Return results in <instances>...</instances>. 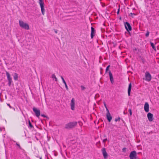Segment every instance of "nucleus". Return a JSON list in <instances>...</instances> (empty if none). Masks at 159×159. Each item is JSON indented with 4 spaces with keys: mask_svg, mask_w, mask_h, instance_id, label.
<instances>
[{
    "mask_svg": "<svg viewBox=\"0 0 159 159\" xmlns=\"http://www.w3.org/2000/svg\"><path fill=\"white\" fill-rule=\"evenodd\" d=\"M150 33L148 31H147V33L145 34V36L147 37H148L149 36V34Z\"/></svg>",
    "mask_w": 159,
    "mask_h": 159,
    "instance_id": "obj_22",
    "label": "nucleus"
},
{
    "mask_svg": "<svg viewBox=\"0 0 159 159\" xmlns=\"http://www.w3.org/2000/svg\"><path fill=\"white\" fill-rule=\"evenodd\" d=\"M132 15H134V16H135L136 15V14L135 13H130L129 14V16H131V15L132 16Z\"/></svg>",
    "mask_w": 159,
    "mask_h": 159,
    "instance_id": "obj_32",
    "label": "nucleus"
},
{
    "mask_svg": "<svg viewBox=\"0 0 159 159\" xmlns=\"http://www.w3.org/2000/svg\"><path fill=\"white\" fill-rule=\"evenodd\" d=\"M107 118L108 121L110 122L112 119V117L110 113H108L106 114Z\"/></svg>",
    "mask_w": 159,
    "mask_h": 159,
    "instance_id": "obj_16",
    "label": "nucleus"
},
{
    "mask_svg": "<svg viewBox=\"0 0 159 159\" xmlns=\"http://www.w3.org/2000/svg\"><path fill=\"white\" fill-rule=\"evenodd\" d=\"M14 79L15 80H18V75L16 73H15L14 74V76L13 77Z\"/></svg>",
    "mask_w": 159,
    "mask_h": 159,
    "instance_id": "obj_18",
    "label": "nucleus"
},
{
    "mask_svg": "<svg viewBox=\"0 0 159 159\" xmlns=\"http://www.w3.org/2000/svg\"><path fill=\"white\" fill-rule=\"evenodd\" d=\"M75 100L74 98H72L70 102V108L72 110H75Z\"/></svg>",
    "mask_w": 159,
    "mask_h": 159,
    "instance_id": "obj_9",
    "label": "nucleus"
},
{
    "mask_svg": "<svg viewBox=\"0 0 159 159\" xmlns=\"http://www.w3.org/2000/svg\"><path fill=\"white\" fill-rule=\"evenodd\" d=\"M152 78V76L148 71H146L145 73V76L143 78V80L147 81H150Z\"/></svg>",
    "mask_w": 159,
    "mask_h": 159,
    "instance_id": "obj_3",
    "label": "nucleus"
},
{
    "mask_svg": "<svg viewBox=\"0 0 159 159\" xmlns=\"http://www.w3.org/2000/svg\"><path fill=\"white\" fill-rule=\"evenodd\" d=\"M102 151L104 158H106L107 157V152L106 149L104 148H102Z\"/></svg>",
    "mask_w": 159,
    "mask_h": 159,
    "instance_id": "obj_14",
    "label": "nucleus"
},
{
    "mask_svg": "<svg viewBox=\"0 0 159 159\" xmlns=\"http://www.w3.org/2000/svg\"><path fill=\"white\" fill-rule=\"evenodd\" d=\"M39 157L40 158V159H42L41 157Z\"/></svg>",
    "mask_w": 159,
    "mask_h": 159,
    "instance_id": "obj_38",
    "label": "nucleus"
},
{
    "mask_svg": "<svg viewBox=\"0 0 159 159\" xmlns=\"http://www.w3.org/2000/svg\"><path fill=\"white\" fill-rule=\"evenodd\" d=\"M106 108V111L107 112V114L110 113L109 112V111L108 108H107V107Z\"/></svg>",
    "mask_w": 159,
    "mask_h": 159,
    "instance_id": "obj_30",
    "label": "nucleus"
},
{
    "mask_svg": "<svg viewBox=\"0 0 159 159\" xmlns=\"http://www.w3.org/2000/svg\"><path fill=\"white\" fill-rule=\"evenodd\" d=\"M126 148H124L122 149V151L124 152H125L126 151Z\"/></svg>",
    "mask_w": 159,
    "mask_h": 159,
    "instance_id": "obj_33",
    "label": "nucleus"
},
{
    "mask_svg": "<svg viewBox=\"0 0 159 159\" xmlns=\"http://www.w3.org/2000/svg\"><path fill=\"white\" fill-rule=\"evenodd\" d=\"M39 0V4L43 3V0Z\"/></svg>",
    "mask_w": 159,
    "mask_h": 159,
    "instance_id": "obj_31",
    "label": "nucleus"
},
{
    "mask_svg": "<svg viewBox=\"0 0 159 159\" xmlns=\"http://www.w3.org/2000/svg\"><path fill=\"white\" fill-rule=\"evenodd\" d=\"M147 117L149 121H152L153 120V115L150 113H148L147 114Z\"/></svg>",
    "mask_w": 159,
    "mask_h": 159,
    "instance_id": "obj_12",
    "label": "nucleus"
},
{
    "mask_svg": "<svg viewBox=\"0 0 159 159\" xmlns=\"http://www.w3.org/2000/svg\"><path fill=\"white\" fill-rule=\"evenodd\" d=\"M110 66V65H109L107 66V67L106 68V73H107L108 71H109V75L110 77V81L111 82V83L112 84H113V83L114 82V79L113 77L112 74V73L111 72V71L110 70H109V68Z\"/></svg>",
    "mask_w": 159,
    "mask_h": 159,
    "instance_id": "obj_4",
    "label": "nucleus"
},
{
    "mask_svg": "<svg viewBox=\"0 0 159 159\" xmlns=\"http://www.w3.org/2000/svg\"><path fill=\"white\" fill-rule=\"evenodd\" d=\"M150 43L151 46L152 47V48L155 51H156V47L155 46L154 43L152 42H150Z\"/></svg>",
    "mask_w": 159,
    "mask_h": 159,
    "instance_id": "obj_19",
    "label": "nucleus"
},
{
    "mask_svg": "<svg viewBox=\"0 0 159 159\" xmlns=\"http://www.w3.org/2000/svg\"><path fill=\"white\" fill-rule=\"evenodd\" d=\"M106 135L105 134H104V138H106Z\"/></svg>",
    "mask_w": 159,
    "mask_h": 159,
    "instance_id": "obj_37",
    "label": "nucleus"
},
{
    "mask_svg": "<svg viewBox=\"0 0 159 159\" xmlns=\"http://www.w3.org/2000/svg\"><path fill=\"white\" fill-rule=\"evenodd\" d=\"M107 140V138H105V139H103V142L104 143H105V142Z\"/></svg>",
    "mask_w": 159,
    "mask_h": 159,
    "instance_id": "obj_26",
    "label": "nucleus"
},
{
    "mask_svg": "<svg viewBox=\"0 0 159 159\" xmlns=\"http://www.w3.org/2000/svg\"><path fill=\"white\" fill-rule=\"evenodd\" d=\"M28 127H29L30 129L34 128L33 126L32 125L30 121L29 120V125Z\"/></svg>",
    "mask_w": 159,
    "mask_h": 159,
    "instance_id": "obj_20",
    "label": "nucleus"
},
{
    "mask_svg": "<svg viewBox=\"0 0 159 159\" xmlns=\"http://www.w3.org/2000/svg\"><path fill=\"white\" fill-rule=\"evenodd\" d=\"M7 105L10 108L13 109L14 111H15V109L14 108L11 107L9 104L7 103Z\"/></svg>",
    "mask_w": 159,
    "mask_h": 159,
    "instance_id": "obj_23",
    "label": "nucleus"
},
{
    "mask_svg": "<svg viewBox=\"0 0 159 159\" xmlns=\"http://www.w3.org/2000/svg\"><path fill=\"white\" fill-rule=\"evenodd\" d=\"M119 12H120V8H119L118 9V10L117 12V14H119Z\"/></svg>",
    "mask_w": 159,
    "mask_h": 159,
    "instance_id": "obj_34",
    "label": "nucleus"
},
{
    "mask_svg": "<svg viewBox=\"0 0 159 159\" xmlns=\"http://www.w3.org/2000/svg\"><path fill=\"white\" fill-rule=\"evenodd\" d=\"M129 114L131 116L132 115V114L131 109H129Z\"/></svg>",
    "mask_w": 159,
    "mask_h": 159,
    "instance_id": "obj_27",
    "label": "nucleus"
},
{
    "mask_svg": "<svg viewBox=\"0 0 159 159\" xmlns=\"http://www.w3.org/2000/svg\"><path fill=\"white\" fill-rule=\"evenodd\" d=\"M104 106L105 108L107 107L106 104V103L105 102L104 103Z\"/></svg>",
    "mask_w": 159,
    "mask_h": 159,
    "instance_id": "obj_35",
    "label": "nucleus"
},
{
    "mask_svg": "<svg viewBox=\"0 0 159 159\" xmlns=\"http://www.w3.org/2000/svg\"><path fill=\"white\" fill-rule=\"evenodd\" d=\"M95 30L94 28L93 27H91V39H93L95 36Z\"/></svg>",
    "mask_w": 159,
    "mask_h": 159,
    "instance_id": "obj_13",
    "label": "nucleus"
},
{
    "mask_svg": "<svg viewBox=\"0 0 159 159\" xmlns=\"http://www.w3.org/2000/svg\"><path fill=\"white\" fill-rule=\"evenodd\" d=\"M80 87L81 88V90H84L86 89V88L83 85H81L80 86Z\"/></svg>",
    "mask_w": 159,
    "mask_h": 159,
    "instance_id": "obj_24",
    "label": "nucleus"
},
{
    "mask_svg": "<svg viewBox=\"0 0 159 159\" xmlns=\"http://www.w3.org/2000/svg\"><path fill=\"white\" fill-rule=\"evenodd\" d=\"M120 118L119 117L118 118H116L115 119V121L116 122L117 121H120Z\"/></svg>",
    "mask_w": 159,
    "mask_h": 159,
    "instance_id": "obj_25",
    "label": "nucleus"
},
{
    "mask_svg": "<svg viewBox=\"0 0 159 159\" xmlns=\"http://www.w3.org/2000/svg\"><path fill=\"white\" fill-rule=\"evenodd\" d=\"M149 105L148 102H146L144 105V110L146 112H148L149 111Z\"/></svg>",
    "mask_w": 159,
    "mask_h": 159,
    "instance_id": "obj_10",
    "label": "nucleus"
},
{
    "mask_svg": "<svg viewBox=\"0 0 159 159\" xmlns=\"http://www.w3.org/2000/svg\"><path fill=\"white\" fill-rule=\"evenodd\" d=\"M137 156V153L135 151H132L129 155V157L130 159H136Z\"/></svg>",
    "mask_w": 159,
    "mask_h": 159,
    "instance_id": "obj_7",
    "label": "nucleus"
},
{
    "mask_svg": "<svg viewBox=\"0 0 159 159\" xmlns=\"http://www.w3.org/2000/svg\"><path fill=\"white\" fill-rule=\"evenodd\" d=\"M120 19H121V17H120Z\"/></svg>",
    "mask_w": 159,
    "mask_h": 159,
    "instance_id": "obj_40",
    "label": "nucleus"
},
{
    "mask_svg": "<svg viewBox=\"0 0 159 159\" xmlns=\"http://www.w3.org/2000/svg\"><path fill=\"white\" fill-rule=\"evenodd\" d=\"M132 87L131 83H130L128 86V95L129 96H130V92L131 91V89Z\"/></svg>",
    "mask_w": 159,
    "mask_h": 159,
    "instance_id": "obj_15",
    "label": "nucleus"
},
{
    "mask_svg": "<svg viewBox=\"0 0 159 159\" xmlns=\"http://www.w3.org/2000/svg\"><path fill=\"white\" fill-rule=\"evenodd\" d=\"M61 78L62 80V82H63V83L65 85V87L66 89L68 90V86H67V85L66 84V81H65L64 78L62 76H61Z\"/></svg>",
    "mask_w": 159,
    "mask_h": 159,
    "instance_id": "obj_17",
    "label": "nucleus"
},
{
    "mask_svg": "<svg viewBox=\"0 0 159 159\" xmlns=\"http://www.w3.org/2000/svg\"><path fill=\"white\" fill-rule=\"evenodd\" d=\"M6 75L7 77V79L8 81V85L9 86L11 85V83L12 82L11 77L9 73L7 71L6 72Z\"/></svg>",
    "mask_w": 159,
    "mask_h": 159,
    "instance_id": "obj_6",
    "label": "nucleus"
},
{
    "mask_svg": "<svg viewBox=\"0 0 159 159\" xmlns=\"http://www.w3.org/2000/svg\"><path fill=\"white\" fill-rule=\"evenodd\" d=\"M124 114H126V113H125V111L124 112Z\"/></svg>",
    "mask_w": 159,
    "mask_h": 159,
    "instance_id": "obj_39",
    "label": "nucleus"
},
{
    "mask_svg": "<svg viewBox=\"0 0 159 159\" xmlns=\"http://www.w3.org/2000/svg\"><path fill=\"white\" fill-rule=\"evenodd\" d=\"M19 23L20 26L26 30L30 29L29 25L26 23H24L23 21L20 20L19 21Z\"/></svg>",
    "mask_w": 159,
    "mask_h": 159,
    "instance_id": "obj_2",
    "label": "nucleus"
},
{
    "mask_svg": "<svg viewBox=\"0 0 159 159\" xmlns=\"http://www.w3.org/2000/svg\"><path fill=\"white\" fill-rule=\"evenodd\" d=\"M16 145L20 149H21V148L20 145L19 144H18V143H16Z\"/></svg>",
    "mask_w": 159,
    "mask_h": 159,
    "instance_id": "obj_28",
    "label": "nucleus"
},
{
    "mask_svg": "<svg viewBox=\"0 0 159 159\" xmlns=\"http://www.w3.org/2000/svg\"><path fill=\"white\" fill-rule=\"evenodd\" d=\"M77 125V122L75 121L70 122L65 125V128L66 129L72 128L75 126Z\"/></svg>",
    "mask_w": 159,
    "mask_h": 159,
    "instance_id": "obj_1",
    "label": "nucleus"
},
{
    "mask_svg": "<svg viewBox=\"0 0 159 159\" xmlns=\"http://www.w3.org/2000/svg\"><path fill=\"white\" fill-rule=\"evenodd\" d=\"M52 78L53 79H55V81H57V78H56L55 75L54 74H53L52 75Z\"/></svg>",
    "mask_w": 159,
    "mask_h": 159,
    "instance_id": "obj_21",
    "label": "nucleus"
},
{
    "mask_svg": "<svg viewBox=\"0 0 159 159\" xmlns=\"http://www.w3.org/2000/svg\"><path fill=\"white\" fill-rule=\"evenodd\" d=\"M55 30V33L57 34V30Z\"/></svg>",
    "mask_w": 159,
    "mask_h": 159,
    "instance_id": "obj_36",
    "label": "nucleus"
},
{
    "mask_svg": "<svg viewBox=\"0 0 159 159\" xmlns=\"http://www.w3.org/2000/svg\"><path fill=\"white\" fill-rule=\"evenodd\" d=\"M33 111L35 113L37 117H39L40 115V111L39 110L37 109L35 107H33Z\"/></svg>",
    "mask_w": 159,
    "mask_h": 159,
    "instance_id": "obj_8",
    "label": "nucleus"
},
{
    "mask_svg": "<svg viewBox=\"0 0 159 159\" xmlns=\"http://www.w3.org/2000/svg\"><path fill=\"white\" fill-rule=\"evenodd\" d=\"M124 25L126 30L130 34L129 31L132 30V27L130 24L128 22H124Z\"/></svg>",
    "mask_w": 159,
    "mask_h": 159,
    "instance_id": "obj_5",
    "label": "nucleus"
},
{
    "mask_svg": "<svg viewBox=\"0 0 159 159\" xmlns=\"http://www.w3.org/2000/svg\"><path fill=\"white\" fill-rule=\"evenodd\" d=\"M41 116H43V117H46L47 118H48V117L47 116H45L44 114H41Z\"/></svg>",
    "mask_w": 159,
    "mask_h": 159,
    "instance_id": "obj_29",
    "label": "nucleus"
},
{
    "mask_svg": "<svg viewBox=\"0 0 159 159\" xmlns=\"http://www.w3.org/2000/svg\"><path fill=\"white\" fill-rule=\"evenodd\" d=\"M39 5H40L41 8V12L42 13V14L43 15H44L45 14V9L44 8V3H43L40 4H39Z\"/></svg>",
    "mask_w": 159,
    "mask_h": 159,
    "instance_id": "obj_11",
    "label": "nucleus"
}]
</instances>
